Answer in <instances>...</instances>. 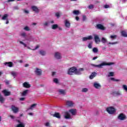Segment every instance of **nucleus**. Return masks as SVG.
Masks as SVG:
<instances>
[{
  "instance_id": "nucleus-1",
  "label": "nucleus",
  "mask_w": 127,
  "mask_h": 127,
  "mask_svg": "<svg viewBox=\"0 0 127 127\" xmlns=\"http://www.w3.org/2000/svg\"><path fill=\"white\" fill-rule=\"evenodd\" d=\"M81 71H84L83 68H80L77 69L76 67L73 66L68 69L67 74H68V75H73V73H74L75 75H81Z\"/></svg>"
},
{
  "instance_id": "nucleus-2",
  "label": "nucleus",
  "mask_w": 127,
  "mask_h": 127,
  "mask_svg": "<svg viewBox=\"0 0 127 127\" xmlns=\"http://www.w3.org/2000/svg\"><path fill=\"white\" fill-rule=\"evenodd\" d=\"M114 64V63H103L100 64L96 65V64H92V66H94V67H97L98 68H103V66H105L106 65H111Z\"/></svg>"
},
{
  "instance_id": "nucleus-3",
  "label": "nucleus",
  "mask_w": 127,
  "mask_h": 127,
  "mask_svg": "<svg viewBox=\"0 0 127 127\" xmlns=\"http://www.w3.org/2000/svg\"><path fill=\"white\" fill-rule=\"evenodd\" d=\"M106 111L108 114L110 115H113L116 113V109L113 107H110L106 109Z\"/></svg>"
},
{
  "instance_id": "nucleus-4",
  "label": "nucleus",
  "mask_w": 127,
  "mask_h": 127,
  "mask_svg": "<svg viewBox=\"0 0 127 127\" xmlns=\"http://www.w3.org/2000/svg\"><path fill=\"white\" fill-rule=\"evenodd\" d=\"M118 120H120V121H125V120H126L127 119V116L126 115L121 113L119 114V115L118 117Z\"/></svg>"
},
{
  "instance_id": "nucleus-5",
  "label": "nucleus",
  "mask_w": 127,
  "mask_h": 127,
  "mask_svg": "<svg viewBox=\"0 0 127 127\" xmlns=\"http://www.w3.org/2000/svg\"><path fill=\"white\" fill-rule=\"evenodd\" d=\"M1 92L3 94L4 96H5V97H7V96H10V95H11V92L10 91H7L6 89H4Z\"/></svg>"
},
{
  "instance_id": "nucleus-6",
  "label": "nucleus",
  "mask_w": 127,
  "mask_h": 127,
  "mask_svg": "<svg viewBox=\"0 0 127 127\" xmlns=\"http://www.w3.org/2000/svg\"><path fill=\"white\" fill-rule=\"evenodd\" d=\"M66 105L68 108H72L74 106V103L72 101L67 100L66 102Z\"/></svg>"
},
{
  "instance_id": "nucleus-7",
  "label": "nucleus",
  "mask_w": 127,
  "mask_h": 127,
  "mask_svg": "<svg viewBox=\"0 0 127 127\" xmlns=\"http://www.w3.org/2000/svg\"><path fill=\"white\" fill-rule=\"evenodd\" d=\"M11 109L13 113H14V114H16V113H18V111H19L18 108L15 107V106L14 105H12Z\"/></svg>"
},
{
  "instance_id": "nucleus-8",
  "label": "nucleus",
  "mask_w": 127,
  "mask_h": 127,
  "mask_svg": "<svg viewBox=\"0 0 127 127\" xmlns=\"http://www.w3.org/2000/svg\"><path fill=\"white\" fill-rule=\"evenodd\" d=\"M35 73L37 76H41V75H42V70L38 68H36L35 70Z\"/></svg>"
},
{
  "instance_id": "nucleus-9",
  "label": "nucleus",
  "mask_w": 127,
  "mask_h": 127,
  "mask_svg": "<svg viewBox=\"0 0 127 127\" xmlns=\"http://www.w3.org/2000/svg\"><path fill=\"white\" fill-rule=\"evenodd\" d=\"M93 36L89 35L88 37H84L82 38V41H87V40H92Z\"/></svg>"
},
{
  "instance_id": "nucleus-10",
  "label": "nucleus",
  "mask_w": 127,
  "mask_h": 127,
  "mask_svg": "<svg viewBox=\"0 0 127 127\" xmlns=\"http://www.w3.org/2000/svg\"><path fill=\"white\" fill-rule=\"evenodd\" d=\"M23 87L24 88H26L27 89H29V88L31 87V85L29 84V83L25 82L23 83Z\"/></svg>"
},
{
  "instance_id": "nucleus-11",
  "label": "nucleus",
  "mask_w": 127,
  "mask_h": 127,
  "mask_svg": "<svg viewBox=\"0 0 127 127\" xmlns=\"http://www.w3.org/2000/svg\"><path fill=\"white\" fill-rule=\"evenodd\" d=\"M96 28L97 29H100V30H105L106 29V28H105L103 25L101 24H98L96 25Z\"/></svg>"
},
{
  "instance_id": "nucleus-12",
  "label": "nucleus",
  "mask_w": 127,
  "mask_h": 127,
  "mask_svg": "<svg viewBox=\"0 0 127 127\" xmlns=\"http://www.w3.org/2000/svg\"><path fill=\"white\" fill-rule=\"evenodd\" d=\"M52 116L54 118H57V119H61V115L60 113L58 112H55L54 114H52Z\"/></svg>"
},
{
  "instance_id": "nucleus-13",
  "label": "nucleus",
  "mask_w": 127,
  "mask_h": 127,
  "mask_svg": "<svg viewBox=\"0 0 127 127\" xmlns=\"http://www.w3.org/2000/svg\"><path fill=\"white\" fill-rule=\"evenodd\" d=\"M31 8L36 13H39V9L36 6H32Z\"/></svg>"
},
{
  "instance_id": "nucleus-14",
  "label": "nucleus",
  "mask_w": 127,
  "mask_h": 127,
  "mask_svg": "<svg viewBox=\"0 0 127 127\" xmlns=\"http://www.w3.org/2000/svg\"><path fill=\"white\" fill-rule=\"evenodd\" d=\"M94 40L95 41V43L98 44L99 42H101V39L99 37L98 35H95L94 36Z\"/></svg>"
},
{
  "instance_id": "nucleus-15",
  "label": "nucleus",
  "mask_w": 127,
  "mask_h": 127,
  "mask_svg": "<svg viewBox=\"0 0 127 127\" xmlns=\"http://www.w3.org/2000/svg\"><path fill=\"white\" fill-rule=\"evenodd\" d=\"M4 65H7L8 67H13V63L11 62H5L4 63Z\"/></svg>"
},
{
  "instance_id": "nucleus-16",
  "label": "nucleus",
  "mask_w": 127,
  "mask_h": 127,
  "mask_svg": "<svg viewBox=\"0 0 127 127\" xmlns=\"http://www.w3.org/2000/svg\"><path fill=\"white\" fill-rule=\"evenodd\" d=\"M64 118L66 119V120H68L70 119L71 116L70 115V114H69V112L67 111L64 112Z\"/></svg>"
},
{
  "instance_id": "nucleus-17",
  "label": "nucleus",
  "mask_w": 127,
  "mask_h": 127,
  "mask_svg": "<svg viewBox=\"0 0 127 127\" xmlns=\"http://www.w3.org/2000/svg\"><path fill=\"white\" fill-rule=\"evenodd\" d=\"M55 57L56 59H61V54L59 52H57L55 54Z\"/></svg>"
},
{
  "instance_id": "nucleus-18",
  "label": "nucleus",
  "mask_w": 127,
  "mask_h": 127,
  "mask_svg": "<svg viewBox=\"0 0 127 127\" xmlns=\"http://www.w3.org/2000/svg\"><path fill=\"white\" fill-rule=\"evenodd\" d=\"M68 112L71 114L72 116H74V115H76V112H77V110L76 109H70Z\"/></svg>"
},
{
  "instance_id": "nucleus-19",
  "label": "nucleus",
  "mask_w": 127,
  "mask_h": 127,
  "mask_svg": "<svg viewBox=\"0 0 127 127\" xmlns=\"http://www.w3.org/2000/svg\"><path fill=\"white\" fill-rule=\"evenodd\" d=\"M64 24H65V26L66 27H68V28H69V27L71 26V24L70 23V22H69V21L67 20H65L64 21Z\"/></svg>"
},
{
  "instance_id": "nucleus-20",
  "label": "nucleus",
  "mask_w": 127,
  "mask_h": 127,
  "mask_svg": "<svg viewBox=\"0 0 127 127\" xmlns=\"http://www.w3.org/2000/svg\"><path fill=\"white\" fill-rule=\"evenodd\" d=\"M96 75L97 73L96 72H92V74L90 75L89 78L92 80V79H94L95 77H96Z\"/></svg>"
},
{
  "instance_id": "nucleus-21",
  "label": "nucleus",
  "mask_w": 127,
  "mask_h": 127,
  "mask_svg": "<svg viewBox=\"0 0 127 127\" xmlns=\"http://www.w3.org/2000/svg\"><path fill=\"white\" fill-rule=\"evenodd\" d=\"M59 92L61 95H66V91L63 89H60Z\"/></svg>"
},
{
  "instance_id": "nucleus-22",
  "label": "nucleus",
  "mask_w": 127,
  "mask_h": 127,
  "mask_svg": "<svg viewBox=\"0 0 127 127\" xmlns=\"http://www.w3.org/2000/svg\"><path fill=\"white\" fill-rule=\"evenodd\" d=\"M94 87L96 89H99V88H101V85H100L99 83H97V82H95L94 83Z\"/></svg>"
},
{
  "instance_id": "nucleus-23",
  "label": "nucleus",
  "mask_w": 127,
  "mask_h": 127,
  "mask_svg": "<svg viewBox=\"0 0 127 127\" xmlns=\"http://www.w3.org/2000/svg\"><path fill=\"white\" fill-rule=\"evenodd\" d=\"M7 17H8V14H5L2 17L1 19H2V20H7Z\"/></svg>"
},
{
  "instance_id": "nucleus-24",
  "label": "nucleus",
  "mask_w": 127,
  "mask_h": 127,
  "mask_svg": "<svg viewBox=\"0 0 127 127\" xmlns=\"http://www.w3.org/2000/svg\"><path fill=\"white\" fill-rule=\"evenodd\" d=\"M29 90H24L22 93V96L23 97L24 96H26V95H27V93H28V91Z\"/></svg>"
},
{
  "instance_id": "nucleus-25",
  "label": "nucleus",
  "mask_w": 127,
  "mask_h": 127,
  "mask_svg": "<svg viewBox=\"0 0 127 127\" xmlns=\"http://www.w3.org/2000/svg\"><path fill=\"white\" fill-rule=\"evenodd\" d=\"M37 106V104H33L29 108V110H33Z\"/></svg>"
},
{
  "instance_id": "nucleus-26",
  "label": "nucleus",
  "mask_w": 127,
  "mask_h": 127,
  "mask_svg": "<svg viewBox=\"0 0 127 127\" xmlns=\"http://www.w3.org/2000/svg\"><path fill=\"white\" fill-rule=\"evenodd\" d=\"M121 34H122V36H123L124 37H127V32H126L125 31H122L121 32Z\"/></svg>"
},
{
  "instance_id": "nucleus-27",
  "label": "nucleus",
  "mask_w": 127,
  "mask_h": 127,
  "mask_svg": "<svg viewBox=\"0 0 127 127\" xmlns=\"http://www.w3.org/2000/svg\"><path fill=\"white\" fill-rule=\"evenodd\" d=\"M5 99H4V98H3V97H2V96H1V95L0 94V103H1V104H3V102H4V100Z\"/></svg>"
},
{
  "instance_id": "nucleus-28",
  "label": "nucleus",
  "mask_w": 127,
  "mask_h": 127,
  "mask_svg": "<svg viewBox=\"0 0 127 127\" xmlns=\"http://www.w3.org/2000/svg\"><path fill=\"white\" fill-rule=\"evenodd\" d=\"M52 29H56L57 28H58V24H54L52 26Z\"/></svg>"
},
{
  "instance_id": "nucleus-29",
  "label": "nucleus",
  "mask_w": 127,
  "mask_h": 127,
  "mask_svg": "<svg viewBox=\"0 0 127 127\" xmlns=\"http://www.w3.org/2000/svg\"><path fill=\"white\" fill-rule=\"evenodd\" d=\"M92 51L94 53H97V52H99V50L97 48H94L92 50Z\"/></svg>"
},
{
  "instance_id": "nucleus-30",
  "label": "nucleus",
  "mask_w": 127,
  "mask_h": 127,
  "mask_svg": "<svg viewBox=\"0 0 127 127\" xmlns=\"http://www.w3.org/2000/svg\"><path fill=\"white\" fill-rule=\"evenodd\" d=\"M114 94L115 95H116V96H121V95H122V93H121V92L120 91H115Z\"/></svg>"
},
{
  "instance_id": "nucleus-31",
  "label": "nucleus",
  "mask_w": 127,
  "mask_h": 127,
  "mask_svg": "<svg viewBox=\"0 0 127 127\" xmlns=\"http://www.w3.org/2000/svg\"><path fill=\"white\" fill-rule=\"evenodd\" d=\"M16 127H25L23 123L19 124L17 125Z\"/></svg>"
},
{
  "instance_id": "nucleus-32",
  "label": "nucleus",
  "mask_w": 127,
  "mask_h": 127,
  "mask_svg": "<svg viewBox=\"0 0 127 127\" xmlns=\"http://www.w3.org/2000/svg\"><path fill=\"white\" fill-rule=\"evenodd\" d=\"M73 13H74V14H76V15H78V14H79V13H80V11H79V10H74Z\"/></svg>"
},
{
  "instance_id": "nucleus-33",
  "label": "nucleus",
  "mask_w": 127,
  "mask_h": 127,
  "mask_svg": "<svg viewBox=\"0 0 127 127\" xmlns=\"http://www.w3.org/2000/svg\"><path fill=\"white\" fill-rule=\"evenodd\" d=\"M19 42L20 44H22V45H24V47H27V45L25 44L24 43H23V42L19 41Z\"/></svg>"
},
{
  "instance_id": "nucleus-34",
  "label": "nucleus",
  "mask_w": 127,
  "mask_h": 127,
  "mask_svg": "<svg viewBox=\"0 0 127 127\" xmlns=\"http://www.w3.org/2000/svg\"><path fill=\"white\" fill-rule=\"evenodd\" d=\"M101 42H102V43H106V42H107V39L103 37L101 39Z\"/></svg>"
},
{
  "instance_id": "nucleus-35",
  "label": "nucleus",
  "mask_w": 127,
  "mask_h": 127,
  "mask_svg": "<svg viewBox=\"0 0 127 127\" xmlns=\"http://www.w3.org/2000/svg\"><path fill=\"white\" fill-rule=\"evenodd\" d=\"M82 93H86L88 92V88H83L82 90Z\"/></svg>"
},
{
  "instance_id": "nucleus-36",
  "label": "nucleus",
  "mask_w": 127,
  "mask_h": 127,
  "mask_svg": "<svg viewBox=\"0 0 127 127\" xmlns=\"http://www.w3.org/2000/svg\"><path fill=\"white\" fill-rule=\"evenodd\" d=\"M93 45V43L91 42L88 45V47L89 48V49H92V46Z\"/></svg>"
},
{
  "instance_id": "nucleus-37",
  "label": "nucleus",
  "mask_w": 127,
  "mask_h": 127,
  "mask_svg": "<svg viewBox=\"0 0 127 127\" xmlns=\"http://www.w3.org/2000/svg\"><path fill=\"white\" fill-rule=\"evenodd\" d=\"M40 54H41V55H42L43 56L45 55V54H46V53L44 52V51H40Z\"/></svg>"
},
{
  "instance_id": "nucleus-38",
  "label": "nucleus",
  "mask_w": 127,
  "mask_h": 127,
  "mask_svg": "<svg viewBox=\"0 0 127 127\" xmlns=\"http://www.w3.org/2000/svg\"><path fill=\"white\" fill-rule=\"evenodd\" d=\"M123 88L124 90H125L126 92H127V85H123Z\"/></svg>"
},
{
  "instance_id": "nucleus-39",
  "label": "nucleus",
  "mask_w": 127,
  "mask_h": 127,
  "mask_svg": "<svg viewBox=\"0 0 127 127\" xmlns=\"http://www.w3.org/2000/svg\"><path fill=\"white\" fill-rule=\"evenodd\" d=\"M11 75H13V77H15V76H16V75H17L16 72H15L14 71H11Z\"/></svg>"
},
{
  "instance_id": "nucleus-40",
  "label": "nucleus",
  "mask_w": 127,
  "mask_h": 127,
  "mask_svg": "<svg viewBox=\"0 0 127 127\" xmlns=\"http://www.w3.org/2000/svg\"><path fill=\"white\" fill-rule=\"evenodd\" d=\"M111 39H116L117 38V35H111L110 36Z\"/></svg>"
},
{
  "instance_id": "nucleus-41",
  "label": "nucleus",
  "mask_w": 127,
  "mask_h": 127,
  "mask_svg": "<svg viewBox=\"0 0 127 127\" xmlns=\"http://www.w3.org/2000/svg\"><path fill=\"white\" fill-rule=\"evenodd\" d=\"M114 72H109L108 76H109V77H111V76L113 77V76H114Z\"/></svg>"
},
{
  "instance_id": "nucleus-42",
  "label": "nucleus",
  "mask_w": 127,
  "mask_h": 127,
  "mask_svg": "<svg viewBox=\"0 0 127 127\" xmlns=\"http://www.w3.org/2000/svg\"><path fill=\"white\" fill-rule=\"evenodd\" d=\"M24 30H26V31H29L30 29H29V28L28 26H26L24 28Z\"/></svg>"
},
{
  "instance_id": "nucleus-43",
  "label": "nucleus",
  "mask_w": 127,
  "mask_h": 127,
  "mask_svg": "<svg viewBox=\"0 0 127 127\" xmlns=\"http://www.w3.org/2000/svg\"><path fill=\"white\" fill-rule=\"evenodd\" d=\"M88 8H89V9H92V8H94V5H89L88 6Z\"/></svg>"
},
{
  "instance_id": "nucleus-44",
  "label": "nucleus",
  "mask_w": 127,
  "mask_h": 127,
  "mask_svg": "<svg viewBox=\"0 0 127 127\" xmlns=\"http://www.w3.org/2000/svg\"><path fill=\"white\" fill-rule=\"evenodd\" d=\"M111 80H112V81H116V82H118V81H119V79H116L114 77H112L111 78Z\"/></svg>"
},
{
  "instance_id": "nucleus-45",
  "label": "nucleus",
  "mask_w": 127,
  "mask_h": 127,
  "mask_svg": "<svg viewBox=\"0 0 127 127\" xmlns=\"http://www.w3.org/2000/svg\"><path fill=\"white\" fill-rule=\"evenodd\" d=\"M4 82L5 83L6 85H9V81L5 80H4Z\"/></svg>"
},
{
  "instance_id": "nucleus-46",
  "label": "nucleus",
  "mask_w": 127,
  "mask_h": 127,
  "mask_svg": "<svg viewBox=\"0 0 127 127\" xmlns=\"http://www.w3.org/2000/svg\"><path fill=\"white\" fill-rule=\"evenodd\" d=\"M56 16H57V17L58 18H59L60 17V14L59 13V12L56 13Z\"/></svg>"
},
{
  "instance_id": "nucleus-47",
  "label": "nucleus",
  "mask_w": 127,
  "mask_h": 127,
  "mask_svg": "<svg viewBox=\"0 0 127 127\" xmlns=\"http://www.w3.org/2000/svg\"><path fill=\"white\" fill-rule=\"evenodd\" d=\"M21 35V36H23V37H25V36H26V34H25V33H22Z\"/></svg>"
},
{
  "instance_id": "nucleus-48",
  "label": "nucleus",
  "mask_w": 127,
  "mask_h": 127,
  "mask_svg": "<svg viewBox=\"0 0 127 127\" xmlns=\"http://www.w3.org/2000/svg\"><path fill=\"white\" fill-rule=\"evenodd\" d=\"M54 82L55 83H58V79H57V78H54Z\"/></svg>"
},
{
  "instance_id": "nucleus-49",
  "label": "nucleus",
  "mask_w": 127,
  "mask_h": 127,
  "mask_svg": "<svg viewBox=\"0 0 127 127\" xmlns=\"http://www.w3.org/2000/svg\"><path fill=\"white\" fill-rule=\"evenodd\" d=\"M110 7V6L108 4H106L104 5V8H109Z\"/></svg>"
},
{
  "instance_id": "nucleus-50",
  "label": "nucleus",
  "mask_w": 127,
  "mask_h": 127,
  "mask_svg": "<svg viewBox=\"0 0 127 127\" xmlns=\"http://www.w3.org/2000/svg\"><path fill=\"white\" fill-rule=\"evenodd\" d=\"M118 42H114V43H111V42H109V44H118Z\"/></svg>"
},
{
  "instance_id": "nucleus-51",
  "label": "nucleus",
  "mask_w": 127,
  "mask_h": 127,
  "mask_svg": "<svg viewBox=\"0 0 127 127\" xmlns=\"http://www.w3.org/2000/svg\"><path fill=\"white\" fill-rule=\"evenodd\" d=\"M45 126L46 127H49V126H50V124L47 122V123H46Z\"/></svg>"
},
{
  "instance_id": "nucleus-52",
  "label": "nucleus",
  "mask_w": 127,
  "mask_h": 127,
  "mask_svg": "<svg viewBox=\"0 0 127 127\" xmlns=\"http://www.w3.org/2000/svg\"><path fill=\"white\" fill-rule=\"evenodd\" d=\"M19 100H20V101H24V100H25V98L22 97V98H20Z\"/></svg>"
},
{
  "instance_id": "nucleus-53",
  "label": "nucleus",
  "mask_w": 127,
  "mask_h": 127,
  "mask_svg": "<svg viewBox=\"0 0 127 127\" xmlns=\"http://www.w3.org/2000/svg\"><path fill=\"white\" fill-rule=\"evenodd\" d=\"M86 16H85V15L83 16V21H85V20H86Z\"/></svg>"
},
{
  "instance_id": "nucleus-54",
  "label": "nucleus",
  "mask_w": 127,
  "mask_h": 127,
  "mask_svg": "<svg viewBox=\"0 0 127 127\" xmlns=\"http://www.w3.org/2000/svg\"><path fill=\"white\" fill-rule=\"evenodd\" d=\"M24 12H25V13H29V11L26 10H24Z\"/></svg>"
},
{
  "instance_id": "nucleus-55",
  "label": "nucleus",
  "mask_w": 127,
  "mask_h": 127,
  "mask_svg": "<svg viewBox=\"0 0 127 127\" xmlns=\"http://www.w3.org/2000/svg\"><path fill=\"white\" fill-rule=\"evenodd\" d=\"M15 0H8L7 2H10V1H14Z\"/></svg>"
},
{
  "instance_id": "nucleus-56",
  "label": "nucleus",
  "mask_w": 127,
  "mask_h": 127,
  "mask_svg": "<svg viewBox=\"0 0 127 127\" xmlns=\"http://www.w3.org/2000/svg\"><path fill=\"white\" fill-rule=\"evenodd\" d=\"M75 19H76V20H79V19H80V18H79V17H78V16H76V17H75Z\"/></svg>"
},
{
  "instance_id": "nucleus-57",
  "label": "nucleus",
  "mask_w": 127,
  "mask_h": 127,
  "mask_svg": "<svg viewBox=\"0 0 127 127\" xmlns=\"http://www.w3.org/2000/svg\"><path fill=\"white\" fill-rule=\"evenodd\" d=\"M10 118H11V119H12V120H13V119H14V116L12 115H10Z\"/></svg>"
},
{
  "instance_id": "nucleus-58",
  "label": "nucleus",
  "mask_w": 127,
  "mask_h": 127,
  "mask_svg": "<svg viewBox=\"0 0 127 127\" xmlns=\"http://www.w3.org/2000/svg\"><path fill=\"white\" fill-rule=\"evenodd\" d=\"M98 59V57H94L93 59H92V60H96V59Z\"/></svg>"
},
{
  "instance_id": "nucleus-59",
  "label": "nucleus",
  "mask_w": 127,
  "mask_h": 127,
  "mask_svg": "<svg viewBox=\"0 0 127 127\" xmlns=\"http://www.w3.org/2000/svg\"><path fill=\"white\" fill-rule=\"evenodd\" d=\"M55 74H56V72L53 71V72H52V76H54V75H55Z\"/></svg>"
},
{
  "instance_id": "nucleus-60",
  "label": "nucleus",
  "mask_w": 127,
  "mask_h": 127,
  "mask_svg": "<svg viewBox=\"0 0 127 127\" xmlns=\"http://www.w3.org/2000/svg\"><path fill=\"white\" fill-rule=\"evenodd\" d=\"M17 122L18 123V124H22L21 122H20V120H17Z\"/></svg>"
},
{
  "instance_id": "nucleus-61",
  "label": "nucleus",
  "mask_w": 127,
  "mask_h": 127,
  "mask_svg": "<svg viewBox=\"0 0 127 127\" xmlns=\"http://www.w3.org/2000/svg\"><path fill=\"white\" fill-rule=\"evenodd\" d=\"M28 115H29V116H33V114L32 113H29Z\"/></svg>"
},
{
  "instance_id": "nucleus-62",
  "label": "nucleus",
  "mask_w": 127,
  "mask_h": 127,
  "mask_svg": "<svg viewBox=\"0 0 127 127\" xmlns=\"http://www.w3.org/2000/svg\"><path fill=\"white\" fill-rule=\"evenodd\" d=\"M28 66H29V64H26L25 65V67H28Z\"/></svg>"
},
{
  "instance_id": "nucleus-63",
  "label": "nucleus",
  "mask_w": 127,
  "mask_h": 127,
  "mask_svg": "<svg viewBox=\"0 0 127 127\" xmlns=\"http://www.w3.org/2000/svg\"><path fill=\"white\" fill-rule=\"evenodd\" d=\"M44 25H45L46 26H47V25H48V22H45V23H44Z\"/></svg>"
},
{
  "instance_id": "nucleus-64",
  "label": "nucleus",
  "mask_w": 127,
  "mask_h": 127,
  "mask_svg": "<svg viewBox=\"0 0 127 127\" xmlns=\"http://www.w3.org/2000/svg\"><path fill=\"white\" fill-rule=\"evenodd\" d=\"M38 48H39V46H37L35 48V49H38Z\"/></svg>"
}]
</instances>
